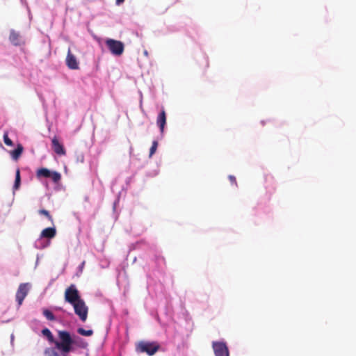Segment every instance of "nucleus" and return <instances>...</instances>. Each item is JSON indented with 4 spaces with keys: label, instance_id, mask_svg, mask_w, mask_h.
<instances>
[{
    "label": "nucleus",
    "instance_id": "18",
    "mask_svg": "<svg viewBox=\"0 0 356 356\" xmlns=\"http://www.w3.org/2000/svg\"><path fill=\"white\" fill-rule=\"evenodd\" d=\"M77 332L81 335L86 336V337H90V336L92 335V334H93V331L92 330H86L85 329H83L82 327L78 328Z\"/></svg>",
    "mask_w": 356,
    "mask_h": 356
},
{
    "label": "nucleus",
    "instance_id": "12",
    "mask_svg": "<svg viewBox=\"0 0 356 356\" xmlns=\"http://www.w3.org/2000/svg\"><path fill=\"white\" fill-rule=\"evenodd\" d=\"M9 40L15 46L21 44V36L19 33L12 30L10 33Z\"/></svg>",
    "mask_w": 356,
    "mask_h": 356
},
{
    "label": "nucleus",
    "instance_id": "21",
    "mask_svg": "<svg viewBox=\"0 0 356 356\" xmlns=\"http://www.w3.org/2000/svg\"><path fill=\"white\" fill-rule=\"evenodd\" d=\"M157 147H158V142L156 140H154L152 142V147H150V149H149V157H151L156 152Z\"/></svg>",
    "mask_w": 356,
    "mask_h": 356
},
{
    "label": "nucleus",
    "instance_id": "2",
    "mask_svg": "<svg viewBox=\"0 0 356 356\" xmlns=\"http://www.w3.org/2000/svg\"><path fill=\"white\" fill-rule=\"evenodd\" d=\"M160 348L157 342L140 341L136 346V350L138 353H145L149 356L154 355Z\"/></svg>",
    "mask_w": 356,
    "mask_h": 356
},
{
    "label": "nucleus",
    "instance_id": "7",
    "mask_svg": "<svg viewBox=\"0 0 356 356\" xmlns=\"http://www.w3.org/2000/svg\"><path fill=\"white\" fill-rule=\"evenodd\" d=\"M29 291V285L28 283L20 284L16 293V300L19 306L22 304L23 300L27 296Z\"/></svg>",
    "mask_w": 356,
    "mask_h": 356
},
{
    "label": "nucleus",
    "instance_id": "23",
    "mask_svg": "<svg viewBox=\"0 0 356 356\" xmlns=\"http://www.w3.org/2000/svg\"><path fill=\"white\" fill-rule=\"evenodd\" d=\"M229 179L231 181L232 184H234L235 186H237L236 179V177L233 175L229 176Z\"/></svg>",
    "mask_w": 356,
    "mask_h": 356
},
{
    "label": "nucleus",
    "instance_id": "20",
    "mask_svg": "<svg viewBox=\"0 0 356 356\" xmlns=\"http://www.w3.org/2000/svg\"><path fill=\"white\" fill-rule=\"evenodd\" d=\"M38 213L40 214V215H44V216H46L48 220L49 221H51V222L53 224L54 223V219L52 218V216L50 215L49 212L46 210V209H40L38 211Z\"/></svg>",
    "mask_w": 356,
    "mask_h": 356
},
{
    "label": "nucleus",
    "instance_id": "9",
    "mask_svg": "<svg viewBox=\"0 0 356 356\" xmlns=\"http://www.w3.org/2000/svg\"><path fill=\"white\" fill-rule=\"evenodd\" d=\"M65 61H66L67 66L70 69H71V70L79 69V63H78L75 56L71 53V51L70 49H68Z\"/></svg>",
    "mask_w": 356,
    "mask_h": 356
},
{
    "label": "nucleus",
    "instance_id": "13",
    "mask_svg": "<svg viewBox=\"0 0 356 356\" xmlns=\"http://www.w3.org/2000/svg\"><path fill=\"white\" fill-rule=\"evenodd\" d=\"M23 151H24V147H23L22 145L18 144L17 145L16 149L11 151L10 152V154L13 160L17 161L19 159V158L21 156Z\"/></svg>",
    "mask_w": 356,
    "mask_h": 356
},
{
    "label": "nucleus",
    "instance_id": "25",
    "mask_svg": "<svg viewBox=\"0 0 356 356\" xmlns=\"http://www.w3.org/2000/svg\"><path fill=\"white\" fill-rule=\"evenodd\" d=\"M124 1V0H116V3L119 5V4L122 3H123Z\"/></svg>",
    "mask_w": 356,
    "mask_h": 356
},
{
    "label": "nucleus",
    "instance_id": "8",
    "mask_svg": "<svg viewBox=\"0 0 356 356\" xmlns=\"http://www.w3.org/2000/svg\"><path fill=\"white\" fill-rule=\"evenodd\" d=\"M52 149L54 152L60 156H64L66 154V150L62 143H60L58 138L55 136L51 140Z\"/></svg>",
    "mask_w": 356,
    "mask_h": 356
},
{
    "label": "nucleus",
    "instance_id": "4",
    "mask_svg": "<svg viewBox=\"0 0 356 356\" xmlns=\"http://www.w3.org/2000/svg\"><path fill=\"white\" fill-rule=\"evenodd\" d=\"M82 298L79 295V292L77 290L74 284H71L69 287L65 289V300L70 304L72 305Z\"/></svg>",
    "mask_w": 356,
    "mask_h": 356
},
{
    "label": "nucleus",
    "instance_id": "15",
    "mask_svg": "<svg viewBox=\"0 0 356 356\" xmlns=\"http://www.w3.org/2000/svg\"><path fill=\"white\" fill-rule=\"evenodd\" d=\"M21 182V177H20V170L19 168L16 170V175H15V184L13 186L14 190H17L20 186Z\"/></svg>",
    "mask_w": 356,
    "mask_h": 356
},
{
    "label": "nucleus",
    "instance_id": "19",
    "mask_svg": "<svg viewBox=\"0 0 356 356\" xmlns=\"http://www.w3.org/2000/svg\"><path fill=\"white\" fill-rule=\"evenodd\" d=\"M49 178H51L54 183H58L61 179V175L58 172H51Z\"/></svg>",
    "mask_w": 356,
    "mask_h": 356
},
{
    "label": "nucleus",
    "instance_id": "22",
    "mask_svg": "<svg viewBox=\"0 0 356 356\" xmlns=\"http://www.w3.org/2000/svg\"><path fill=\"white\" fill-rule=\"evenodd\" d=\"M3 141H4L5 144L8 146L13 145V141L8 137V132H5L3 134Z\"/></svg>",
    "mask_w": 356,
    "mask_h": 356
},
{
    "label": "nucleus",
    "instance_id": "11",
    "mask_svg": "<svg viewBox=\"0 0 356 356\" xmlns=\"http://www.w3.org/2000/svg\"><path fill=\"white\" fill-rule=\"evenodd\" d=\"M56 229L55 227H47L44 229L40 234L41 238H53L56 236Z\"/></svg>",
    "mask_w": 356,
    "mask_h": 356
},
{
    "label": "nucleus",
    "instance_id": "24",
    "mask_svg": "<svg viewBox=\"0 0 356 356\" xmlns=\"http://www.w3.org/2000/svg\"><path fill=\"white\" fill-rule=\"evenodd\" d=\"M73 339H76V342L75 343H79V341H81V339L78 337H75Z\"/></svg>",
    "mask_w": 356,
    "mask_h": 356
},
{
    "label": "nucleus",
    "instance_id": "1",
    "mask_svg": "<svg viewBox=\"0 0 356 356\" xmlns=\"http://www.w3.org/2000/svg\"><path fill=\"white\" fill-rule=\"evenodd\" d=\"M59 341H54L56 348L63 354H67L72 350V345L76 342V339H73L70 334L67 331H58Z\"/></svg>",
    "mask_w": 356,
    "mask_h": 356
},
{
    "label": "nucleus",
    "instance_id": "17",
    "mask_svg": "<svg viewBox=\"0 0 356 356\" xmlns=\"http://www.w3.org/2000/svg\"><path fill=\"white\" fill-rule=\"evenodd\" d=\"M43 315L47 318L49 321H55L56 318L54 314L49 309H44L43 310Z\"/></svg>",
    "mask_w": 356,
    "mask_h": 356
},
{
    "label": "nucleus",
    "instance_id": "14",
    "mask_svg": "<svg viewBox=\"0 0 356 356\" xmlns=\"http://www.w3.org/2000/svg\"><path fill=\"white\" fill-rule=\"evenodd\" d=\"M51 172V171H50L47 168H42L37 170L36 176L38 178H40V177L49 178V177H50Z\"/></svg>",
    "mask_w": 356,
    "mask_h": 356
},
{
    "label": "nucleus",
    "instance_id": "16",
    "mask_svg": "<svg viewBox=\"0 0 356 356\" xmlns=\"http://www.w3.org/2000/svg\"><path fill=\"white\" fill-rule=\"evenodd\" d=\"M42 333L44 336H45L48 338L49 341L53 342L54 343V341H56L54 340L52 333L48 328L43 329L42 330Z\"/></svg>",
    "mask_w": 356,
    "mask_h": 356
},
{
    "label": "nucleus",
    "instance_id": "3",
    "mask_svg": "<svg viewBox=\"0 0 356 356\" xmlns=\"http://www.w3.org/2000/svg\"><path fill=\"white\" fill-rule=\"evenodd\" d=\"M74 313L79 316L82 322H85L88 318V307L83 299L72 305Z\"/></svg>",
    "mask_w": 356,
    "mask_h": 356
},
{
    "label": "nucleus",
    "instance_id": "5",
    "mask_svg": "<svg viewBox=\"0 0 356 356\" xmlns=\"http://www.w3.org/2000/svg\"><path fill=\"white\" fill-rule=\"evenodd\" d=\"M106 44L112 54L115 56H121L124 51V44L119 40L113 39H107Z\"/></svg>",
    "mask_w": 356,
    "mask_h": 356
},
{
    "label": "nucleus",
    "instance_id": "10",
    "mask_svg": "<svg viewBox=\"0 0 356 356\" xmlns=\"http://www.w3.org/2000/svg\"><path fill=\"white\" fill-rule=\"evenodd\" d=\"M156 124L159 126L161 133L163 134L164 131V127L166 124V114L164 109H162L161 113L159 114L156 119Z\"/></svg>",
    "mask_w": 356,
    "mask_h": 356
},
{
    "label": "nucleus",
    "instance_id": "6",
    "mask_svg": "<svg viewBox=\"0 0 356 356\" xmlns=\"http://www.w3.org/2000/svg\"><path fill=\"white\" fill-rule=\"evenodd\" d=\"M212 348L215 356H229L227 346L222 341H213Z\"/></svg>",
    "mask_w": 356,
    "mask_h": 356
}]
</instances>
